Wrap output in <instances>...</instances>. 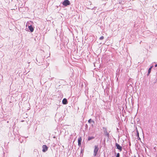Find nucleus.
Returning <instances> with one entry per match:
<instances>
[{"label":"nucleus","mask_w":157,"mask_h":157,"mask_svg":"<svg viewBox=\"0 0 157 157\" xmlns=\"http://www.w3.org/2000/svg\"><path fill=\"white\" fill-rule=\"evenodd\" d=\"M98 150V145L95 146L94 151V156H95L97 155Z\"/></svg>","instance_id":"f257e3e1"},{"label":"nucleus","mask_w":157,"mask_h":157,"mask_svg":"<svg viewBox=\"0 0 157 157\" xmlns=\"http://www.w3.org/2000/svg\"><path fill=\"white\" fill-rule=\"evenodd\" d=\"M62 4L65 6H67L70 4V2L68 0H65L62 2Z\"/></svg>","instance_id":"f03ea898"},{"label":"nucleus","mask_w":157,"mask_h":157,"mask_svg":"<svg viewBox=\"0 0 157 157\" xmlns=\"http://www.w3.org/2000/svg\"><path fill=\"white\" fill-rule=\"evenodd\" d=\"M27 26H28V27L31 32H32L33 31L34 28L31 25H29V24L27 23L26 25V27Z\"/></svg>","instance_id":"7ed1b4c3"},{"label":"nucleus","mask_w":157,"mask_h":157,"mask_svg":"<svg viewBox=\"0 0 157 157\" xmlns=\"http://www.w3.org/2000/svg\"><path fill=\"white\" fill-rule=\"evenodd\" d=\"M42 151L43 152H45L46 151L48 150V147L45 145H43L42 146Z\"/></svg>","instance_id":"20e7f679"},{"label":"nucleus","mask_w":157,"mask_h":157,"mask_svg":"<svg viewBox=\"0 0 157 157\" xmlns=\"http://www.w3.org/2000/svg\"><path fill=\"white\" fill-rule=\"evenodd\" d=\"M116 146L117 147V148L120 150V151H121L122 150V147L120 146L117 143L115 144Z\"/></svg>","instance_id":"39448f33"},{"label":"nucleus","mask_w":157,"mask_h":157,"mask_svg":"<svg viewBox=\"0 0 157 157\" xmlns=\"http://www.w3.org/2000/svg\"><path fill=\"white\" fill-rule=\"evenodd\" d=\"M82 141V138L81 137H79L78 139V144L79 147L81 146V143Z\"/></svg>","instance_id":"423d86ee"},{"label":"nucleus","mask_w":157,"mask_h":157,"mask_svg":"<svg viewBox=\"0 0 157 157\" xmlns=\"http://www.w3.org/2000/svg\"><path fill=\"white\" fill-rule=\"evenodd\" d=\"M104 135L105 136H107L108 137H109V133L107 132L106 129L105 128V130L104 131Z\"/></svg>","instance_id":"0eeeda50"},{"label":"nucleus","mask_w":157,"mask_h":157,"mask_svg":"<svg viewBox=\"0 0 157 157\" xmlns=\"http://www.w3.org/2000/svg\"><path fill=\"white\" fill-rule=\"evenodd\" d=\"M62 103L63 104H67V100L66 98H64L63 100Z\"/></svg>","instance_id":"6e6552de"},{"label":"nucleus","mask_w":157,"mask_h":157,"mask_svg":"<svg viewBox=\"0 0 157 157\" xmlns=\"http://www.w3.org/2000/svg\"><path fill=\"white\" fill-rule=\"evenodd\" d=\"M152 67H153V66H151L149 68L148 70V74H147L148 75L149 74H150V73L151 71V69L152 68Z\"/></svg>","instance_id":"1a4fd4ad"},{"label":"nucleus","mask_w":157,"mask_h":157,"mask_svg":"<svg viewBox=\"0 0 157 157\" xmlns=\"http://www.w3.org/2000/svg\"><path fill=\"white\" fill-rule=\"evenodd\" d=\"M94 136H89L88 139V141H90L91 140L94 139Z\"/></svg>","instance_id":"9d476101"},{"label":"nucleus","mask_w":157,"mask_h":157,"mask_svg":"<svg viewBox=\"0 0 157 157\" xmlns=\"http://www.w3.org/2000/svg\"><path fill=\"white\" fill-rule=\"evenodd\" d=\"M124 0H119V3L121 4H123L124 2Z\"/></svg>","instance_id":"9b49d317"},{"label":"nucleus","mask_w":157,"mask_h":157,"mask_svg":"<svg viewBox=\"0 0 157 157\" xmlns=\"http://www.w3.org/2000/svg\"><path fill=\"white\" fill-rule=\"evenodd\" d=\"M91 122L94 123V121H92L91 119H89V120L88 121V122L89 123H91Z\"/></svg>","instance_id":"f8f14e48"},{"label":"nucleus","mask_w":157,"mask_h":157,"mask_svg":"<svg viewBox=\"0 0 157 157\" xmlns=\"http://www.w3.org/2000/svg\"><path fill=\"white\" fill-rule=\"evenodd\" d=\"M104 38V37L103 36H101V37H100L99 39L100 40H103Z\"/></svg>","instance_id":"ddd939ff"},{"label":"nucleus","mask_w":157,"mask_h":157,"mask_svg":"<svg viewBox=\"0 0 157 157\" xmlns=\"http://www.w3.org/2000/svg\"><path fill=\"white\" fill-rule=\"evenodd\" d=\"M120 157V154L119 153H117L116 157Z\"/></svg>","instance_id":"4468645a"},{"label":"nucleus","mask_w":157,"mask_h":157,"mask_svg":"<svg viewBox=\"0 0 157 157\" xmlns=\"http://www.w3.org/2000/svg\"><path fill=\"white\" fill-rule=\"evenodd\" d=\"M156 147H155L153 148V149L155 151L156 150Z\"/></svg>","instance_id":"2eb2a0df"},{"label":"nucleus","mask_w":157,"mask_h":157,"mask_svg":"<svg viewBox=\"0 0 157 157\" xmlns=\"http://www.w3.org/2000/svg\"><path fill=\"white\" fill-rule=\"evenodd\" d=\"M155 67H157V64H156L155 65Z\"/></svg>","instance_id":"dca6fc26"},{"label":"nucleus","mask_w":157,"mask_h":157,"mask_svg":"<svg viewBox=\"0 0 157 157\" xmlns=\"http://www.w3.org/2000/svg\"><path fill=\"white\" fill-rule=\"evenodd\" d=\"M137 135H138V136H139V133L138 132H137Z\"/></svg>","instance_id":"f3484780"},{"label":"nucleus","mask_w":157,"mask_h":157,"mask_svg":"<svg viewBox=\"0 0 157 157\" xmlns=\"http://www.w3.org/2000/svg\"><path fill=\"white\" fill-rule=\"evenodd\" d=\"M36 59V61L37 62V59Z\"/></svg>","instance_id":"a211bd4d"}]
</instances>
